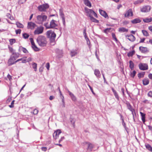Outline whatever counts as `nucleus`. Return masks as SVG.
I'll list each match as a JSON object with an SVG mask.
<instances>
[{
  "label": "nucleus",
  "instance_id": "7ed1b4c3",
  "mask_svg": "<svg viewBox=\"0 0 152 152\" xmlns=\"http://www.w3.org/2000/svg\"><path fill=\"white\" fill-rule=\"evenodd\" d=\"M47 29L53 28H55L58 26L57 21L54 20H51L50 23H45L44 25Z\"/></svg>",
  "mask_w": 152,
  "mask_h": 152
},
{
  "label": "nucleus",
  "instance_id": "338daca9",
  "mask_svg": "<svg viewBox=\"0 0 152 152\" xmlns=\"http://www.w3.org/2000/svg\"><path fill=\"white\" fill-rule=\"evenodd\" d=\"M148 29L152 32V26L149 27Z\"/></svg>",
  "mask_w": 152,
  "mask_h": 152
},
{
  "label": "nucleus",
  "instance_id": "7c9ffc66",
  "mask_svg": "<svg viewBox=\"0 0 152 152\" xmlns=\"http://www.w3.org/2000/svg\"><path fill=\"white\" fill-rule=\"evenodd\" d=\"M16 24L18 28H23L24 27L23 25L19 22H16Z\"/></svg>",
  "mask_w": 152,
  "mask_h": 152
},
{
  "label": "nucleus",
  "instance_id": "774afa93",
  "mask_svg": "<svg viewBox=\"0 0 152 152\" xmlns=\"http://www.w3.org/2000/svg\"><path fill=\"white\" fill-rule=\"evenodd\" d=\"M149 129L151 131H152V126L149 125L148 126Z\"/></svg>",
  "mask_w": 152,
  "mask_h": 152
},
{
  "label": "nucleus",
  "instance_id": "49530a36",
  "mask_svg": "<svg viewBox=\"0 0 152 152\" xmlns=\"http://www.w3.org/2000/svg\"><path fill=\"white\" fill-rule=\"evenodd\" d=\"M15 100H13L11 103V105H9V107L10 108H12L14 107V104Z\"/></svg>",
  "mask_w": 152,
  "mask_h": 152
},
{
  "label": "nucleus",
  "instance_id": "5701e85b",
  "mask_svg": "<svg viewBox=\"0 0 152 152\" xmlns=\"http://www.w3.org/2000/svg\"><path fill=\"white\" fill-rule=\"evenodd\" d=\"M141 20L138 18H135L131 21V22L133 24H135L140 22Z\"/></svg>",
  "mask_w": 152,
  "mask_h": 152
},
{
  "label": "nucleus",
  "instance_id": "79ce46f5",
  "mask_svg": "<svg viewBox=\"0 0 152 152\" xmlns=\"http://www.w3.org/2000/svg\"><path fill=\"white\" fill-rule=\"evenodd\" d=\"M10 44L11 45H12L15 42V39H11L9 40Z\"/></svg>",
  "mask_w": 152,
  "mask_h": 152
},
{
  "label": "nucleus",
  "instance_id": "13d9d810",
  "mask_svg": "<svg viewBox=\"0 0 152 152\" xmlns=\"http://www.w3.org/2000/svg\"><path fill=\"white\" fill-rule=\"evenodd\" d=\"M7 78L10 80L12 79V76L9 74L7 75Z\"/></svg>",
  "mask_w": 152,
  "mask_h": 152
},
{
  "label": "nucleus",
  "instance_id": "a18cd8bd",
  "mask_svg": "<svg viewBox=\"0 0 152 152\" xmlns=\"http://www.w3.org/2000/svg\"><path fill=\"white\" fill-rule=\"evenodd\" d=\"M112 35L113 38L115 39V41L117 42L118 41V40L116 37L115 34L113 33H112Z\"/></svg>",
  "mask_w": 152,
  "mask_h": 152
},
{
  "label": "nucleus",
  "instance_id": "39448f33",
  "mask_svg": "<svg viewBox=\"0 0 152 152\" xmlns=\"http://www.w3.org/2000/svg\"><path fill=\"white\" fill-rule=\"evenodd\" d=\"M85 10L87 14L86 15L90 18L93 16V15L96 17H97V15L95 12L91 9H88L87 7L85 8Z\"/></svg>",
  "mask_w": 152,
  "mask_h": 152
},
{
  "label": "nucleus",
  "instance_id": "2eb2a0df",
  "mask_svg": "<svg viewBox=\"0 0 152 152\" xmlns=\"http://www.w3.org/2000/svg\"><path fill=\"white\" fill-rule=\"evenodd\" d=\"M126 38L131 42H134L135 39V38L131 34L129 35H126Z\"/></svg>",
  "mask_w": 152,
  "mask_h": 152
},
{
  "label": "nucleus",
  "instance_id": "37998d69",
  "mask_svg": "<svg viewBox=\"0 0 152 152\" xmlns=\"http://www.w3.org/2000/svg\"><path fill=\"white\" fill-rule=\"evenodd\" d=\"M136 74V72L134 70L132 72H131V76L132 77H134V76H135Z\"/></svg>",
  "mask_w": 152,
  "mask_h": 152
},
{
  "label": "nucleus",
  "instance_id": "2f4dec72",
  "mask_svg": "<svg viewBox=\"0 0 152 152\" xmlns=\"http://www.w3.org/2000/svg\"><path fill=\"white\" fill-rule=\"evenodd\" d=\"M145 147L149 151L152 152V147L149 144H147L145 145Z\"/></svg>",
  "mask_w": 152,
  "mask_h": 152
},
{
  "label": "nucleus",
  "instance_id": "a878e982",
  "mask_svg": "<svg viewBox=\"0 0 152 152\" xmlns=\"http://www.w3.org/2000/svg\"><path fill=\"white\" fill-rule=\"evenodd\" d=\"M112 90L113 91V93L115 96V98L118 99H119V97L118 96V94H117V92H116V91L113 88H112Z\"/></svg>",
  "mask_w": 152,
  "mask_h": 152
},
{
  "label": "nucleus",
  "instance_id": "bb28decb",
  "mask_svg": "<svg viewBox=\"0 0 152 152\" xmlns=\"http://www.w3.org/2000/svg\"><path fill=\"white\" fill-rule=\"evenodd\" d=\"M85 4L87 6L91 7V4L90 2L88 0H83Z\"/></svg>",
  "mask_w": 152,
  "mask_h": 152
},
{
  "label": "nucleus",
  "instance_id": "bf43d9fd",
  "mask_svg": "<svg viewBox=\"0 0 152 152\" xmlns=\"http://www.w3.org/2000/svg\"><path fill=\"white\" fill-rule=\"evenodd\" d=\"M148 77L151 79L152 80V74L150 73L148 75Z\"/></svg>",
  "mask_w": 152,
  "mask_h": 152
},
{
  "label": "nucleus",
  "instance_id": "5fc2aeb1",
  "mask_svg": "<svg viewBox=\"0 0 152 152\" xmlns=\"http://www.w3.org/2000/svg\"><path fill=\"white\" fill-rule=\"evenodd\" d=\"M41 149L44 151H46L47 150V148L46 147H42L41 148Z\"/></svg>",
  "mask_w": 152,
  "mask_h": 152
},
{
  "label": "nucleus",
  "instance_id": "c85d7f7f",
  "mask_svg": "<svg viewBox=\"0 0 152 152\" xmlns=\"http://www.w3.org/2000/svg\"><path fill=\"white\" fill-rule=\"evenodd\" d=\"M77 53V50H72L71 52L70 55L72 57H73L75 56Z\"/></svg>",
  "mask_w": 152,
  "mask_h": 152
},
{
  "label": "nucleus",
  "instance_id": "cd10ccee",
  "mask_svg": "<svg viewBox=\"0 0 152 152\" xmlns=\"http://www.w3.org/2000/svg\"><path fill=\"white\" fill-rule=\"evenodd\" d=\"M140 115L142 117V120L143 122V123H144L145 122V114L141 112H140Z\"/></svg>",
  "mask_w": 152,
  "mask_h": 152
},
{
  "label": "nucleus",
  "instance_id": "412c9836",
  "mask_svg": "<svg viewBox=\"0 0 152 152\" xmlns=\"http://www.w3.org/2000/svg\"><path fill=\"white\" fill-rule=\"evenodd\" d=\"M126 104L127 107L128 109H129L132 113H133V112L134 111V110L132 108V107L129 103L128 102H126Z\"/></svg>",
  "mask_w": 152,
  "mask_h": 152
},
{
  "label": "nucleus",
  "instance_id": "4d7b16f0",
  "mask_svg": "<svg viewBox=\"0 0 152 152\" xmlns=\"http://www.w3.org/2000/svg\"><path fill=\"white\" fill-rule=\"evenodd\" d=\"M88 85V86L89 87V88L91 91L92 92L93 94H94V92L93 91V88H92L89 85Z\"/></svg>",
  "mask_w": 152,
  "mask_h": 152
},
{
  "label": "nucleus",
  "instance_id": "680f3d73",
  "mask_svg": "<svg viewBox=\"0 0 152 152\" xmlns=\"http://www.w3.org/2000/svg\"><path fill=\"white\" fill-rule=\"evenodd\" d=\"M54 98V97L53 96H50L49 97V99L50 100H52Z\"/></svg>",
  "mask_w": 152,
  "mask_h": 152
},
{
  "label": "nucleus",
  "instance_id": "473e14b6",
  "mask_svg": "<svg viewBox=\"0 0 152 152\" xmlns=\"http://www.w3.org/2000/svg\"><path fill=\"white\" fill-rule=\"evenodd\" d=\"M142 32L144 36L148 37L149 36V34L147 31L142 30Z\"/></svg>",
  "mask_w": 152,
  "mask_h": 152
},
{
  "label": "nucleus",
  "instance_id": "69168bd1",
  "mask_svg": "<svg viewBox=\"0 0 152 152\" xmlns=\"http://www.w3.org/2000/svg\"><path fill=\"white\" fill-rule=\"evenodd\" d=\"M26 60H27V62H29V61H31L32 59H31V58H28L27 59H26Z\"/></svg>",
  "mask_w": 152,
  "mask_h": 152
},
{
  "label": "nucleus",
  "instance_id": "ddd939ff",
  "mask_svg": "<svg viewBox=\"0 0 152 152\" xmlns=\"http://www.w3.org/2000/svg\"><path fill=\"white\" fill-rule=\"evenodd\" d=\"M61 132V130L58 129L55 131L53 134V137L55 139H57Z\"/></svg>",
  "mask_w": 152,
  "mask_h": 152
},
{
  "label": "nucleus",
  "instance_id": "ea45409f",
  "mask_svg": "<svg viewBox=\"0 0 152 152\" xmlns=\"http://www.w3.org/2000/svg\"><path fill=\"white\" fill-rule=\"evenodd\" d=\"M20 49L24 53H27L28 52L26 49L22 47L20 48Z\"/></svg>",
  "mask_w": 152,
  "mask_h": 152
},
{
  "label": "nucleus",
  "instance_id": "6e6552de",
  "mask_svg": "<svg viewBox=\"0 0 152 152\" xmlns=\"http://www.w3.org/2000/svg\"><path fill=\"white\" fill-rule=\"evenodd\" d=\"M151 7L149 6H145L140 8V10L142 12H149L151 10Z\"/></svg>",
  "mask_w": 152,
  "mask_h": 152
},
{
  "label": "nucleus",
  "instance_id": "6e6d98bb",
  "mask_svg": "<svg viewBox=\"0 0 152 152\" xmlns=\"http://www.w3.org/2000/svg\"><path fill=\"white\" fill-rule=\"evenodd\" d=\"M46 67L48 70L50 68V64L49 63H47L46 64Z\"/></svg>",
  "mask_w": 152,
  "mask_h": 152
},
{
  "label": "nucleus",
  "instance_id": "4468645a",
  "mask_svg": "<svg viewBox=\"0 0 152 152\" xmlns=\"http://www.w3.org/2000/svg\"><path fill=\"white\" fill-rule=\"evenodd\" d=\"M36 25L32 22H29L28 23L27 28L31 29H33L36 26Z\"/></svg>",
  "mask_w": 152,
  "mask_h": 152
},
{
  "label": "nucleus",
  "instance_id": "c756f323",
  "mask_svg": "<svg viewBox=\"0 0 152 152\" xmlns=\"http://www.w3.org/2000/svg\"><path fill=\"white\" fill-rule=\"evenodd\" d=\"M60 98L62 99V103L61 104V106L62 108H64L65 107V103L64 100V97L63 96H60Z\"/></svg>",
  "mask_w": 152,
  "mask_h": 152
},
{
  "label": "nucleus",
  "instance_id": "c9c22d12",
  "mask_svg": "<svg viewBox=\"0 0 152 152\" xmlns=\"http://www.w3.org/2000/svg\"><path fill=\"white\" fill-rule=\"evenodd\" d=\"M119 31L120 32H127L128 30L125 28L124 27L120 28H119Z\"/></svg>",
  "mask_w": 152,
  "mask_h": 152
},
{
  "label": "nucleus",
  "instance_id": "052dcab7",
  "mask_svg": "<svg viewBox=\"0 0 152 152\" xmlns=\"http://www.w3.org/2000/svg\"><path fill=\"white\" fill-rule=\"evenodd\" d=\"M9 49L11 53H13V49L11 48V47H9Z\"/></svg>",
  "mask_w": 152,
  "mask_h": 152
},
{
  "label": "nucleus",
  "instance_id": "b1692460",
  "mask_svg": "<svg viewBox=\"0 0 152 152\" xmlns=\"http://www.w3.org/2000/svg\"><path fill=\"white\" fill-rule=\"evenodd\" d=\"M143 21L145 23H149L152 21V18L151 17L150 18H147L144 19Z\"/></svg>",
  "mask_w": 152,
  "mask_h": 152
},
{
  "label": "nucleus",
  "instance_id": "603ef678",
  "mask_svg": "<svg viewBox=\"0 0 152 152\" xmlns=\"http://www.w3.org/2000/svg\"><path fill=\"white\" fill-rule=\"evenodd\" d=\"M38 111H39L38 110H37V109H35L34 110L33 113L34 114H35V115L37 114L38 112Z\"/></svg>",
  "mask_w": 152,
  "mask_h": 152
},
{
  "label": "nucleus",
  "instance_id": "f03ea898",
  "mask_svg": "<svg viewBox=\"0 0 152 152\" xmlns=\"http://www.w3.org/2000/svg\"><path fill=\"white\" fill-rule=\"evenodd\" d=\"M37 41L39 45L41 47L45 46L47 43L46 39L44 36H39L37 39Z\"/></svg>",
  "mask_w": 152,
  "mask_h": 152
},
{
  "label": "nucleus",
  "instance_id": "9d476101",
  "mask_svg": "<svg viewBox=\"0 0 152 152\" xmlns=\"http://www.w3.org/2000/svg\"><path fill=\"white\" fill-rule=\"evenodd\" d=\"M16 58L14 56H11L10 58L9 59L8 63L9 66L15 63H16Z\"/></svg>",
  "mask_w": 152,
  "mask_h": 152
},
{
  "label": "nucleus",
  "instance_id": "f3484780",
  "mask_svg": "<svg viewBox=\"0 0 152 152\" xmlns=\"http://www.w3.org/2000/svg\"><path fill=\"white\" fill-rule=\"evenodd\" d=\"M99 12L100 14L105 18H108L107 14L105 11L101 10H99Z\"/></svg>",
  "mask_w": 152,
  "mask_h": 152
},
{
  "label": "nucleus",
  "instance_id": "dca6fc26",
  "mask_svg": "<svg viewBox=\"0 0 152 152\" xmlns=\"http://www.w3.org/2000/svg\"><path fill=\"white\" fill-rule=\"evenodd\" d=\"M133 15V12L131 9H129L124 15L125 17H128L129 16H132Z\"/></svg>",
  "mask_w": 152,
  "mask_h": 152
},
{
  "label": "nucleus",
  "instance_id": "f8f14e48",
  "mask_svg": "<svg viewBox=\"0 0 152 152\" xmlns=\"http://www.w3.org/2000/svg\"><path fill=\"white\" fill-rule=\"evenodd\" d=\"M29 39L31 42L32 48L35 51H38L39 50V49L35 45V43L33 39L32 38H30Z\"/></svg>",
  "mask_w": 152,
  "mask_h": 152
},
{
  "label": "nucleus",
  "instance_id": "a211bd4d",
  "mask_svg": "<svg viewBox=\"0 0 152 152\" xmlns=\"http://www.w3.org/2000/svg\"><path fill=\"white\" fill-rule=\"evenodd\" d=\"M69 94L70 95L72 100L73 101H76L77 99L76 96L72 94V93L70 92V91H68Z\"/></svg>",
  "mask_w": 152,
  "mask_h": 152
},
{
  "label": "nucleus",
  "instance_id": "a19ab883",
  "mask_svg": "<svg viewBox=\"0 0 152 152\" xmlns=\"http://www.w3.org/2000/svg\"><path fill=\"white\" fill-rule=\"evenodd\" d=\"M134 53L135 51H132L128 53L127 55L128 56H132Z\"/></svg>",
  "mask_w": 152,
  "mask_h": 152
},
{
  "label": "nucleus",
  "instance_id": "72a5a7b5",
  "mask_svg": "<svg viewBox=\"0 0 152 152\" xmlns=\"http://www.w3.org/2000/svg\"><path fill=\"white\" fill-rule=\"evenodd\" d=\"M129 67L131 70H132L134 67V64L133 62L132 61H129Z\"/></svg>",
  "mask_w": 152,
  "mask_h": 152
},
{
  "label": "nucleus",
  "instance_id": "423d86ee",
  "mask_svg": "<svg viewBox=\"0 0 152 152\" xmlns=\"http://www.w3.org/2000/svg\"><path fill=\"white\" fill-rule=\"evenodd\" d=\"M49 7V5L48 4H46L39 6L37 8L40 12H45Z\"/></svg>",
  "mask_w": 152,
  "mask_h": 152
},
{
  "label": "nucleus",
  "instance_id": "58836bf2",
  "mask_svg": "<svg viewBox=\"0 0 152 152\" xmlns=\"http://www.w3.org/2000/svg\"><path fill=\"white\" fill-rule=\"evenodd\" d=\"M23 36L24 39H26L28 38L29 35L27 33H25L23 34Z\"/></svg>",
  "mask_w": 152,
  "mask_h": 152
},
{
  "label": "nucleus",
  "instance_id": "09e8293b",
  "mask_svg": "<svg viewBox=\"0 0 152 152\" xmlns=\"http://www.w3.org/2000/svg\"><path fill=\"white\" fill-rule=\"evenodd\" d=\"M111 28H107L104 30V32L106 33H107V32H109Z\"/></svg>",
  "mask_w": 152,
  "mask_h": 152
},
{
  "label": "nucleus",
  "instance_id": "8fccbe9b",
  "mask_svg": "<svg viewBox=\"0 0 152 152\" xmlns=\"http://www.w3.org/2000/svg\"><path fill=\"white\" fill-rule=\"evenodd\" d=\"M26 0H19L18 3L20 4H22L25 2Z\"/></svg>",
  "mask_w": 152,
  "mask_h": 152
},
{
  "label": "nucleus",
  "instance_id": "f704fd0d",
  "mask_svg": "<svg viewBox=\"0 0 152 152\" xmlns=\"http://www.w3.org/2000/svg\"><path fill=\"white\" fill-rule=\"evenodd\" d=\"M144 0H137L134 2V4L136 5L138 4H140L143 2Z\"/></svg>",
  "mask_w": 152,
  "mask_h": 152
},
{
  "label": "nucleus",
  "instance_id": "c03bdc74",
  "mask_svg": "<svg viewBox=\"0 0 152 152\" xmlns=\"http://www.w3.org/2000/svg\"><path fill=\"white\" fill-rule=\"evenodd\" d=\"M93 147H94V145L93 144H92L91 143H90L88 144V148L89 149L91 150V149L93 148Z\"/></svg>",
  "mask_w": 152,
  "mask_h": 152
},
{
  "label": "nucleus",
  "instance_id": "aec40b11",
  "mask_svg": "<svg viewBox=\"0 0 152 152\" xmlns=\"http://www.w3.org/2000/svg\"><path fill=\"white\" fill-rule=\"evenodd\" d=\"M94 73L95 75L98 78H100L101 77V74L99 71L97 69H95L94 70Z\"/></svg>",
  "mask_w": 152,
  "mask_h": 152
},
{
  "label": "nucleus",
  "instance_id": "864d4df0",
  "mask_svg": "<svg viewBox=\"0 0 152 152\" xmlns=\"http://www.w3.org/2000/svg\"><path fill=\"white\" fill-rule=\"evenodd\" d=\"M148 94V96L152 97V91H149Z\"/></svg>",
  "mask_w": 152,
  "mask_h": 152
},
{
  "label": "nucleus",
  "instance_id": "e433bc0d",
  "mask_svg": "<svg viewBox=\"0 0 152 152\" xmlns=\"http://www.w3.org/2000/svg\"><path fill=\"white\" fill-rule=\"evenodd\" d=\"M90 20L96 23H98L99 21L94 18L93 16L90 18Z\"/></svg>",
  "mask_w": 152,
  "mask_h": 152
},
{
  "label": "nucleus",
  "instance_id": "0e129e2a",
  "mask_svg": "<svg viewBox=\"0 0 152 152\" xmlns=\"http://www.w3.org/2000/svg\"><path fill=\"white\" fill-rule=\"evenodd\" d=\"M83 34L84 35V36L85 37V39L86 40H88V37H87V35H86V34Z\"/></svg>",
  "mask_w": 152,
  "mask_h": 152
},
{
  "label": "nucleus",
  "instance_id": "4c0bfd02",
  "mask_svg": "<svg viewBox=\"0 0 152 152\" xmlns=\"http://www.w3.org/2000/svg\"><path fill=\"white\" fill-rule=\"evenodd\" d=\"M33 68L34 69V71H36L37 68V64L35 63H33L32 64Z\"/></svg>",
  "mask_w": 152,
  "mask_h": 152
},
{
  "label": "nucleus",
  "instance_id": "0eeeda50",
  "mask_svg": "<svg viewBox=\"0 0 152 152\" xmlns=\"http://www.w3.org/2000/svg\"><path fill=\"white\" fill-rule=\"evenodd\" d=\"M44 30V28L42 26H40L38 27L34 31L35 34H39L42 33Z\"/></svg>",
  "mask_w": 152,
  "mask_h": 152
},
{
  "label": "nucleus",
  "instance_id": "6ab92c4d",
  "mask_svg": "<svg viewBox=\"0 0 152 152\" xmlns=\"http://www.w3.org/2000/svg\"><path fill=\"white\" fill-rule=\"evenodd\" d=\"M139 49L141 52L143 53H145L148 51V49L146 47L140 46L139 47Z\"/></svg>",
  "mask_w": 152,
  "mask_h": 152
},
{
  "label": "nucleus",
  "instance_id": "9b49d317",
  "mask_svg": "<svg viewBox=\"0 0 152 152\" xmlns=\"http://www.w3.org/2000/svg\"><path fill=\"white\" fill-rule=\"evenodd\" d=\"M139 69L142 70H146L148 69V66L146 64L140 63L139 65Z\"/></svg>",
  "mask_w": 152,
  "mask_h": 152
},
{
  "label": "nucleus",
  "instance_id": "1a4fd4ad",
  "mask_svg": "<svg viewBox=\"0 0 152 152\" xmlns=\"http://www.w3.org/2000/svg\"><path fill=\"white\" fill-rule=\"evenodd\" d=\"M59 15L61 18L62 22L64 26L65 25V19L64 17V15L63 12V11L62 9L59 10Z\"/></svg>",
  "mask_w": 152,
  "mask_h": 152
},
{
  "label": "nucleus",
  "instance_id": "393cba45",
  "mask_svg": "<svg viewBox=\"0 0 152 152\" xmlns=\"http://www.w3.org/2000/svg\"><path fill=\"white\" fill-rule=\"evenodd\" d=\"M143 84L144 85H148L149 83V80L147 78H145L142 80Z\"/></svg>",
  "mask_w": 152,
  "mask_h": 152
},
{
  "label": "nucleus",
  "instance_id": "3c124183",
  "mask_svg": "<svg viewBox=\"0 0 152 152\" xmlns=\"http://www.w3.org/2000/svg\"><path fill=\"white\" fill-rule=\"evenodd\" d=\"M21 30L20 29H18L15 30V32L16 34H20L21 33Z\"/></svg>",
  "mask_w": 152,
  "mask_h": 152
},
{
  "label": "nucleus",
  "instance_id": "f257e3e1",
  "mask_svg": "<svg viewBox=\"0 0 152 152\" xmlns=\"http://www.w3.org/2000/svg\"><path fill=\"white\" fill-rule=\"evenodd\" d=\"M36 18V23L38 24H42L44 22L46 21L48 17L44 13H42L40 15H37Z\"/></svg>",
  "mask_w": 152,
  "mask_h": 152
},
{
  "label": "nucleus",
  "instance_id": "de8ad7c7",
  "mask_svg": "<svg viewBox=\"0 0 152 152\" xmlns=\"http://www.w3.org/2000/svg\"><path fill=\"white\" fill-rule=\"evenodd\" d=\"M144 73H140L138 75V77L139 78L143 77H144Z\"/></svg>",
  "mask_w": 152,
  "mask_h": 152
},
{
  "label": "nucleus",
  "instance_id": "20e7f679",
  "mask_svg": "<svg viewBox=\"0 0 152 152\" xmlns=\"http://www.w3.org/2000/svg\"><path fill=\"white\" fill-rule=\"evenodd\" d=\"M46 35L48 38H50L51 42H54L56 36V34L51 30L48 31L46 33Z\"/></svg>",
  "mask_w": 152,
  "mask_h": 152
},
{
  "label": "nucleus",
  "instance_id": "e2e57ef3",
  "mask_svg": "<svg viewBox=\"0 0 152 152\" xmlns=\"http://www.w3.org/2000/svg\"><path fill=\"white\" fill-rule=\"evenodd\" d=\"M145 40V38H143L142 39H140V43H142L144 42V41Z\"/></svg>",
  "mask_w": 152,
  "mask_h": 152
},
{
  "label": "nucleus",
  "instance_id": "4be33fe9",
  "mask_svg": "<svg viewBox=\"0 0 152 152\" xmlns=\"http://www.w3.org/2000/svg\"><path fill=\"white\" fill-rule=\"evenodd\" d=\"M27 57H24L21 58L19 59L16 61V62H18L20 61H22V63H25L27 62L26 60Z\"/></svg>",
  "mask_w": 152,
  "mask_h": 152
}]
</instances>
